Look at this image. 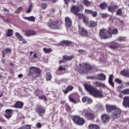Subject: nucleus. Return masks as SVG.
<instances>
[{"label":"nucleus","mask_w":129,"mask_h":129,"mask_svg":"<svg viewBox=\"0 0 129 129\" xmlns=\"http://www.w3.org/2000/svg\"><path fill=\"white\" fill-rule=\"evenodd\" d=\"M85 89L89 92L91 95L94 96V97H97L98 98H101L103 97V94H102V91L97 90L96 88L93 87V86L86 83L84 84Z\"/></svg>","instance_id":"nucleus-1"},{"label":"nucleus","mask_w":129,"mask_h":129,"mask_svg":"<svg viewBox=\"0 0 129 129\" xmlns=\"http://www.w3.org/2000/svg\"><path fill=\"white\" fill-rule=\"evenodd\" d=\"M98 70L95 67H91L88 63H80L79 72L81 74H88L90 72H96Z\"/></svg>","instance_id":"nucleus-2"},{"label":"nucleus","mask_w":129,"mask_h":129,"mask_svg":"<svg viewBox=\"0 0 129 129\" xmlns=\"http://www.w3.org/2000/svg\"><path fill=\"white\" fill-rule=\"evenodd\" d=\"M111 28L109 27L108 30L105 29H102L99 31V36L101 39H108L111 38Z\"/></svg>","instance_id":"nucleus-3"},{"label":"nucleus","mask_w":129,"mask_h":129,"mask_svg":"<svg viewBox=\"0 0 129 129\" xmlns=\"http://www.w3.org/2000/svg\"><path fill=\"white\" fill-rule=\"evenodd\" d=\"M61 25H62V22H59L58 20H51L47 23V26L49 29H52L53 30H56L59 28L61 29Z\"/></svg>","instance_id":"nucleus-4"},{"label":"nucleus","mask_w":129,"mask_h":129,"mask_svg":"<svg viewBox=\"0 0 129 129\" xmlns=\"http://www.w3.org/2000/svg\"><path fill=\"white\" fill-rule=\"evenodd\" d=\"M72 119L75 123L78 124L79 125H83L84 123H85V120L84 119L80 117L79 116H72Z\"/></svg>","instance_id":"nucleus-5"},{"label":"nucleus","mask_w":129,"mask_h":129,"mask_svg":"<svg viewBox=\"0 0 129 129\" xmlns=\"http://www.w3.org/2000/svg\"><path fill=\"white\" fill-rule=\"evenodd\" d=\"M82 115H84V116H86V117H88L90 119H93L95 117V115L92 113V111L90 109H86L84 110V111L82 112Z\"/></svg>","instance_id":"nucleus-6"},{"label":"nucleus","mask_w":129,"mask_h":129,"mask_svg":"<svg viewBox=\"0 0 129 129\" xmlns=\"http://www.w3.org/2000/svg\"><path fill=\"white\" fill-rule=\"evenodd\" d=\"M34 74H36V76H40L41 75V70L40 69H38L36 67H31L30 68L28 75L29 76H32V75H34Z\"/></svg>","instance_id":"nucleus-7"},{"label":"nucleus","mask_w":129,"mask_h":129,"mask_svg":"<svg viewBox=\"0 0 129 129\" xmlns=\"http://www.w3.org/2000/svg\"><path fill=\"white\" fill-rule=\"evenodd\" d=\"M120 114H121V110L117 107L113 110L111 117L113 119H115V118H118L120 116Z\"/></svg>","instance_id":"nucleus-8"},{"label":"nucleus","mask_w":129,"mask_h":129,"mask_svg":"<svg viewBox=\"0 0 129 129\" xmlns=\"http://www.w3.org/2000/svg\"><path fill=\"white\" fill-rule=\"evenodd\" d=\"M35 111L37 112V114L40 115V116H42V115L45 114L46 109L43 108L42 106H38L36 107Z\"/></svg>","instance_id":"nucleus-9"},{"label":"nucleus","mask_w":129,"mask_h":129,"mask_svg":"<svg viewBox=\"0 0 129 129\" xmlns=\"http://www.w3.org/2000/svg\"><path fill=\"white\" fill-rule=\"evenodd\" d=\"M71 12L75 14V15H78V13L80 12V7L74 5L71 8Z\"/></svg>","instance_id":"nucleus-10"},{"label":"nucleus","mask_w":129,"mask_h":129,"mask_svg":"<svg viewBox=\"0 0 129 129\" xmlns=\"http://www.w3.org/2000/svg\"><path fill=\"white\" fill-rule=\"evenodd\" d=\"M85 13L86 15H91L93 18H96L97 17V12L93 11L89 9H85Z\"/></svg>","instance_id":"nucleus-11"},{"label":"nucleus","mask_w":129,"mask_h":129,"mask_svg":"<svg viewBox=\"0 0 129 129\" xmlns=\"http://www.w3.org/2000/svg\"><path fill=\"white\" fill-rule=\"evenodd\" d=\"M101 119L103 124L108 123L109 122V116L106 114H103L101 116Z\"/></svg>","instance_id":"nucleus-12"},{"label":"nucleus","mask_w":129,"mask_h":129,"mask_svg":"<svg viewBox=\"0 0 129 129\" xmlns=\"http://www.w3.org/2000/svg\"><path fill=\"white\" fill-rule=\"evenodd\" d=\"M95 79L97 80H101V81H105L106 76L103 74H99L95 77Z\"/></svg>","instance_id":"nucleus-13"},{"label":"nucleus","mask_w":129,"mask_h":129,"mask_svg":"<svg viewBox=\"0 0 129 129\" xmlns=\"http://www.w3.org/2000/svg\"><path fill=\"white\" fill-rule=\"evenodd\" d=\"M13 110L12 109H7L5 111V112L6 114H5V117L7 118L8 119H10L11 117H12V115H13V113H12Z\"/></svg>","instance_id":"nucleus-14"},{"label":"nucleus","mask_w":129,"mask_h":129,"mask_svg":"<svg viewBox=\"0 0 129 129\" xmlns=\"http://www.w3.org/2000/svg\"><path fill=\"white\" fill-rule=\"evenodd\" d=\"M25 36L31 37L37 35V32L34 30H27L25 32Z\"/></svg>","instance_id":"nucleus-15"},{"label":"nucleus","mask_w":129,"mask_h":129,"mask_svg":"<svg viewBox=\"0 0 129 129\" xmlns=\"http://www.w3.org/2000/svg\"><path fill=\"white\" fill-rule=\"evenodd\" d=\"M73 57H74L73 55H63L62 56V59L59 61V63H63L65 61L72 60V59H73Z\"/></svg>","instance_id":"nucleus-16"},{"label":"nucleus","mask_w":129,"mask_h":129,"mask_svg":"<svg viewBox=\"0 0 129 129\" xmlns=\"http://www.w3.org/2000/svg\"><path fill=\"white\" fill-rule=\"evenodd\" d=\"M79 33L81 34V35H83V36H88V32H87V30H86L83 27H80L79 25Z\"/></svg>","instance_id":"nucleus-17"},{"label":"nucleus","mask_w":129,"mask_h":129,"mask_svg":"<svg viewBox=\"0 0 129 129\" xmlns=\"http://www.w3.org/2000/svg\"><path fill=\"white\" fill-rule=\"evenodd\" d=\"M106 107L108 112H111V111L112 112L113 111V109H115L117 107L114 105H106Z\"/></svg>","instance_id":"nucleus-18"},{"label":"nucleus","mask_w":129,"mask_h":129,"mask_svg":"<svg viewBox=\"0 0 129 129\" xmlns=\"http://www.w3.org/2000/svg\"><path fill=\"white\" fill-rule=\"evenodd\" d=\"M93 85H95V86H96V87H102V88H107L105 84L99 82H96L94 83Z\"/></svg>","instance_id":"nucleus-19"},{"label":"nucleus","mask_w":129,"mask_h":129,"mask_svg":"<svg viewBox=\"0 0 129 129\" xmlns=\"http://www.w3.org/2000/svg\"><path fill=\"white\" fill-rule=\"evenodd\" d=\"M24 106V103L22 101H18L16 102L13 106L15 108H22Z\"/></svg>","instance_id":"nucleus-20"},{"label":"nucleus","mask_w":129,"mask_h":129,"mask_svg":"<svg viewBox=\"0 0 129 129\" xmlns=\"http://www.w3.org/2000/svg\"><path fill=\"white\" fill-rule=\"evenodd\" d=\"M65 22H66V26L68 28L71 27V25H72V21L69 17H66L65 18Z\"/></svg>","instance_id":"nucleus-21"},{"label":"nucleus","mask_w":129,"mask_h":129,"mask_svg":"<svg viewBox=\"0 0 129 129\" xmlns=\"http://www.w3.org/2000/svg\"><path fill=\"white\" fill-rule=\"evenodd\" d=\"M120 75L122 76H125L126 77H129V70H123L120 73Z\"/></svg>","instance_id":"nucleus-22"},{"label":"nucleus","mask_w":129,"mask_h":129,"mask_svg":"<svg viewBox=\"0 0 129 129\" xmlns=\"http://www.w3.org/2000/svg\"><path fill=\"white\" fill-rule=\"evenodd\" d=\"M113 80V75H110L109 78L108 82L110 85L113 88H114V83L112 80Z\"/></svg>","instance_id":"nucleus-23"},{"label":"nucleus","mask_w":129,"mask_h":129,"mask_svg":"<svg viewBox=\"0 0 129 129\" xmlns=\"http://www.w3.org/2000/svg\"><path fill=\"white\" fill-rule=\"evenodd\" d=\"M83 3L86 6V7H92L93 5L92 2H90L88 0H83Z\"/></svg>","instance_id":"nucleus-24"},{"label":"nucleus","mask_w":129,"mask_h":129,"mask_svg":"<svg viewBox=\"0 0 129 129\" xmlns=\"http://www.w3.org/2000/svg\"><path fill=\"white\" fill-rule=\"evenodd\" d=\"M117 9H118V6H115L114 7L108 6V12H110V13H114L115 10H117Z\"/></svg>","instance_id":"nucleus-25"},{"label":"nucleus","mask_w":129,"mask_h":129,"mask_svg":"<svg viewBox=\"0 0 129 129\" xmlns=\"http://www.w3.org/2000/svg\"><path fill=\"white\" fill-rule=\"evenodd\" d=\"M6 35L7 37H12L14 34V31L13 29H9L7 30H5Z\"/></svg>","instance_id":"nucleus-26"},{"label":"nucleus","mask_w":129,"mask_h":129,"mask_svg":"<svg viewBox=\"0 0 129 129\" xmlns=\"http://www.w3.org/2000/svg\"><path fill=\"white\" fill-rule=\"evenodd\" d=\"M74 88V86H69L68 87H67V89L64 90H63V92L65 94H67V93H68V92H69V91H72V90H73V89Z\"/></svg>","instance_id":"nucleus-27"},{"label":"nucleus","mask_w":129,"mask_h":129,"mask_svg":"<svg viewBox=\"0 0 129 129\" xmlns=\"http://www.w3.org/2000/svg\"><path fill=\"white\" fill-rule=\"evenodd\" d=\"M72 42L71 41L63 40L61 41L59 44L60 45H61V46H69V45H70V44H72Z\"/></svg>","instance_id":"nucleus-28"},{"label":"nucleus","mask_w":129,"mask_h":129,"mask_svg":"<svg viewBox=\"0 0 129 129\" xmlns=\"http://www.w3.org/2000/svg\"><path fill=\"white\" fill-rule=\"evenodd\" d=\"M88 24L89 25L88 26L89 28H94V27H96V26H97V23L93 21H90Z\"/></svg>","instance_id":"nucleus-29"},{"label":"nucleus","mask_w":129,"mask_h":129,"mask_svg":"<svg viewBox=\"0 0 129 129\" xmlns=\"http://www.w3.org/2000/svg\"><path fill=\"white\" fill-rule=\"evenodd\" d=\"M88 129H99V126L95 124H90L88 126Z\"/></svg>","instance_id":"nucleus-30"},{"label":"nucleus","mask_w":129,"mask_h":129,"mask_svg":"<svg viewBox=\"0 0 129 129\" xmlns=\"http://www.w3.org/2000/svg\"><path fill=\"white\" fill-rule=\"evenodd\" d=\"M70 101L71 102H73V103H75V104H77L78 102H79V99H76L72 97H69Z\"/></svg>","instance_id":"nucleus-31"},{"label":"nucleus","mask_w":129,"mask_h":129,"mask_svg":"<svg viewBox=\"0 0 129 129\" xmlns=\"http://www.w3.org/2000/svg\"><path fill=\"white\" fill-rule=\"evenodd\" d=\"M43 51H44V53L49 54V53H51V52H52V51H53V50H52V48H51L44 47L43 49Z\"/></svg>","instance_id":"nucleus-32"},{"label":"nucleus","mask_w":129,"mask_h":129,"mask_svg":"<svg viewBox=\"0 0 129 129\" xmlns=\"http://www.w3.org/2000/svg\"><path fill=\"white\" fill-rule=\"evenodd\" d=\"M15 36L16 37H17V38H18V40H19V41H24V38H23V36H21V34H20V33H18V32H16L15 33Z\"/></svg>","instance_id":"nucleus-33"},{"label":"nucleus","mask_w":129,"mask_h":129,"mask_svg":"<svg viewBox=\"0 0 129 129\" xmlns=\"http://www.w3.org/2000/svg\"><path fill=\"white\" fill-rule=\"evenodd\" d=\"M97 107L99 111H103V110H104V106L101 105V104H98L97 105Z\"/></svg>","instance_id":"nucleus-34"},{"label":"nucleus","mask_w":129,"mask_h":129,"mask_svg":"<svg viewBox=\"0 0 129 129\" xmlns=\"http://www.w3.org/2000/svg\"><path fill=\"white\" fill-rule=\"evenodd\" d=\"M107 7V4H106V3H102L99 5V8L101 10H106Z\"/></svg>","instance_id":"nucleus-35"},{"label":"nucleus","mask_w":129,"mask_h":129,"mask_svg":"<svg viewBox=\"0 0 129 129\" xmlns=\"http://www.w3.org/2000/svg\"><path fill=\"white\" fill-rule=\"evenodd\" d=\"M112 34V35H117L118 34V30L116 28H114L113 29H111V31L110 32V34Z\"/></svg>","instance_id":"nucleus-36"},{"label":"nucleus","mask_w":129,"mask_h":129,"mask_svg":"<svg viewBox=\"0 0 129 129\" xmlns=\"http://www.w3.org/2000/svg\"><path fill=\"white\" fill-rule=\"evenodd\" d=\"M121 93L124 95H129V89H124L121 91Z\"/></svg>","instance_id":"nucleus-37"},{"label":"nucleus","mask_w":129,"mask_h":129,"mask_svg":"<svg viewBox=\"0 0 129 129\" xmlns=\"http://www.w3.org/2000/svg\"><path fill=\"white\" fill-rule=\"evenodd\" d=\"M25 20H27L29 22H35V18L34 16H30L29 17H24Z\"/></svg>","instance_id":"nucleus-38"},{"label":"nucleus","mask_w":129,"mask_h":129,"mask_svg":"<svg viewBox=\"0 0 129 129\" xmlns=\"http://www.w3.org/2000/svg\"><path fill=\"white\" fill-rule=\"evenodd\" d=\"M118 46L117 43H112L109 45V48H110V49H116Z\"/></svg>","instance_id":"nucleus-39"},{"label":"nucleus","mask_w":129,"mask_h":129,"mask_svg":"<svg viewBox=\"0 0 129 129\" xmlns=\"http://www.w3.org/2000/svg\"><path fill=\"white\" fill-rule=\"evenodd\" d=\"M12 52V49L11 48H5L3 51V54H9V53H11Z\"/></svg>","instance_id":"nucleus-40"},{"label":"nucleus","mask_w":129,"mask_h":129,"mask_svg":"<svg viewBox=\"0 0 129 129\" xmlns=\"http://www.w3.org/2000/svg\"><path fill=\"white\" fill-rule=\"evenodd\" d=\"M47 7H48V4L46 3H41L40 4V7L42 10H46V9H47Z\"/></svg>","instance_id":"nucleus-41"},{"label":"nucleus","mask_w":129,"mask_h":129,"mask_svg":"<svg viewBox=\"0 0 129 129\" xmlns=\"http://www.w3.org/2000/svg\"><path fill=\"white\" fill-rule=\"evenodd\" d=\"M51 79H52V75H51V73H47L46 80L49 81V80H51Z\"/></svg>","instance_id":"nucleus-42"},{"label":"nucleus","mask_w":129,"mask_h":129,"mask_svg":"<svg viewBox=\"0 0 129 129\" xmlns=\"http://www.w3.org/2000/svg\"><path fill=\"white\" fill-rule=\"evenodd\" d=\"M43 91L40 90H37L35 91V94L36 96H39V95H40V94H42Z\"/></svg>","instance_id":"nucleus-43"},{"label":"nucleus","mask_w":129,"mask_h":129,"mask_svg":"<svg viewBox=\"0 0 129 129\" xmlns=\"http://www.w3.org/2000/svg\"><path fill=\"white\" fill-rule=\"evenodd\" d=\"M66 71V68H65V66H59L58 68V71Z\"/></svg>","instance_id":"nucleus-44"},{"label":"nucleus","mask_w":129,"mask_h":129,"mask_svg":"<svg viewBox=\"0 0 129 129\" xmlns=\"http://www.w3.org/2000/svg\"><path fill=\"white\" fill-rule=\"evenodd\" d=\"M76 16L78 17L79 20H82V19H83L84 17H85L83 14H79V13H78V14H76Z\"/></svg>","instance_id":"nucleus-45"},{"label":"nucleus","mask_w":129,"mask_h":129,"mask_svg":"<svg viewBox=\"0 0 129 129\" xmlns=\"http://www.w3.org/2000/svg\"><path fill=\"white\" fill-rule=\"evenodd\" d=\"M32 9H33V5H30L28 8V10L27 11L26 13H27V14H29L30 13H31V12H32Z\"/></svg>","instance_id":"nucleus-46"},{"label":"nucleus","mask_w":129,"mask_h":129,"mask_svg":"<svg viewBox=\"0 0 129 129\" xmlns=\"http://www.w3.org/2000/svg\"><path fill=\"white\" fill-rule=\"evenodd\" d=\"M23 11V8L22 7H20L15 12V14H20Z\"/></svg>","instance_id":"nucleus-47"},{"label":"nucleus","mask_w":129,"mask_h":129,"mask_svg":"<svg viewBox=\"0 0 129 129\" xmlns=\"http://www.w3.org/2000/svg\"><path fill=\"white\" fill-rule=\"evenodd\" d=\"M116 15H117V16H121V15H122L121 9H118V10L116 12Z\"/></svg>","instance_id":"nucleus-48"},{"label":"nucleus","mask_w":129,"mask_h":129,"mask_svg":"<svg viewBox=\"0 0 129 129\" xmlns=\"http://www.w3.org/2000/svg\"><path fill=\"white\" fill-rule=\"evenodd\" d=\"M101 17L102 19H106L108 17V14H104V13H102L101 14Z\"/></svg>","instance_id":"nucleus-49"},{"label":"nucleus","mask_w":129,"mask_h":129,"mask_svg":"<svg viewBox=\"0 0 129 129\" xmlns=\"http://www.w3.org/2000/svg\"><path fill=\"white\" fill-rule=\"evenodd\" d=\"M114 81L118 83V84H121L122 83V81L119 79H116L114 80Z\"/></svg>","instance_id":"nucleus-50"},{"label":"nucleus","mask_w":129,"mask_h":129,"mask_svg":"<svg viewBox=\"0 0 129 129\" xmlns=\"http://www.w3.org/2000/svg\"><path fill=\"white\" fill-rule=\"evenodd\" d=\"M125 40V37L120 36L118 38V41L119 42H122V41H124Z\"/></svg>","instance_id":"nucleus-51"},{"label":"nucleus","mask_w":129,"mask_h":129,"mask_svg":"<svg viewBox=\"0 0 129 129\" xmlns=\"http://www.w3.org/2000/svg\"><path fill=\"white\" fill-rule=\"evenodd\" d=\"M83 21L86 25H88V20H87L85 16L83 18Z\"/></svg>","instance_id":"nucleus-52"},{"label":"nucleus","mask_w":129,"mask_h":129,"mask_svg":"<svg viewBox=\"0 0 129 129\" xmlns=\"http://www.w3.org/2000/svg\"><path fill=\"white\" fill-rule=\"evenodd\" d=\"M121 89H122V86H118L117 87V91L119 92V93H121Z\"/></svg>","instance_id":"nucleus-53"},{"label":"nucleus","mask_w":129,"mask_h":129,"mask_svg":"<svg viewBox=\"0 0 129 129\" xmlns=\"http://www.w3.org/2000/svg\"><path fill=\"white\" fill-rule=\"evenodd\" d=\"M66 108L68 111H70V110H71V108L70 107V106L67 103L66 104Z\"/></svg>","instance_id":"nucleus-54"},{"label":"nucleus","mask_w":129,"mask_h":129,"mask_svg":"<svg viewBox=\"0 0 129 129\" xmlns=\"http://www.w3.org/2000/svg\"><path fill=\"white\" fill-rule=\"evenodd\" d=\"M88 99V97H84L83 98H82V101L83 102H86V101H87Z\"/></svg>","instance_id":"nucleus-55"},{"label":"nucleus","mask_w":129,"mask_h":129,"mask_svg":"<svg viewBox=\"0 0 129 129\" xmlns=\"http://www.w3.org/2000/svg\"><path fill=\"white\" fill-rule=\"evenodd\" d=\"M24 129H31V125H23Z\"/></svg>","instance_id":"nucleus-56"},{"label":"nucleus","mask_w":129,"mask_h":129,"mask_svg":"<svg viewBox=\"0 0 129 129\" xmlns=\"http://www.w3.org/2000/svg\"><path fill=\"white\" fill-rule=\"evenodd\" d=\"M87 101V103H89V104H90L92 102V99L89 97H88V100Z\"/></svg>","instance_id":"nucleus-57"},{"label":"nucleus","mask_w":129,"mask_h":129,"mask_svg":"<svg viewBox=\"0 0 129 129\" xmlns=\"http://www.w3.org/2000/svg\"><path fill=\"white\" fill-rule=\"evenodd\" d=\"M64 1V5H67V6H68V4L70 2H71V0H63Z\"/></svg>","instance_id":"nucleus-58"},{"label":"nucleus","mask_w":129,"mask_h":129,"mask_svg":"<svg viewBox=\"0 0 129 129\" xmlns=\"http://www.w3.org/2000/svg\"><path fill=\"white\" fill-rule=\"evenodd\" d=\"M36 126L38 127V128H41V127H42V124H41L40 122H38L36 124Z\"/></svg>","instance_id":"nucleus-59"},{"label":"nucleus","mask_w":129,"mask_h":129,"mask_svg":"<svg viewBox=\"0 0 129 129\" xmlns=\"http://www.w3.org/2000/svg\"><path fill=\"white\" fill-rule=\"evenodd\" d=\"M56 11V10L55 9V8H51L50 9V14H53V13H55V11Z\"/></svg>","instance_id":"nucleus-60"},{"label":"nucleus","mask_w":129,"mask_h":129,"mask_svg":"<svg viewBox=\"0 0 129 129\" xmlns=\"http://www.w3.org/2000/svg\"><path fill=\"white\" fill-rule=\"evenodd\" d=\"M33 58H34V59H38V55H37V53H34V54H33Z\"/></svg>","instance_id":"nucleus-61"},{"label":"nucleus","mask_w":129,"mask_h":129,"mask_svg":"<svg viewBox=\"0 0 129 129\" xmlns=\"http://www.w3.org/2000/svg\"><path fill=\"white\" fill-rule=\"evenodd\" d=\"M87 79H95V77L89 76L87 77Z\"/></svg>","instance_id":"nucleus-62"},{"label":"nucleus","mask_w":129,"mask_h":129,"mask_svg":"<svg viewBox=\"0 0 129 129\" xmlns=\"http://www.w3.org/2000/svg\"><path fill=\"white\" fill-rule=\"evenodd\" d=\"M43 100H47V97H46V96L43 95Z\"/></svg>","instance_id":"nucleus-63"},{"label":"nucleus","mask_w":129,"mask_h":129,"mask_svg":"<svg viewBox=\"0 0 129 129\" xmlns=\"http://www.w3.org/2000/svg\"><path fill=\"white\" fill-rule=\"evenodd\" d=\"M17 129H24V125L21 126V127L18 128Z\"/></svg>","instance_id":"nucleus-64"}]
</instances>
